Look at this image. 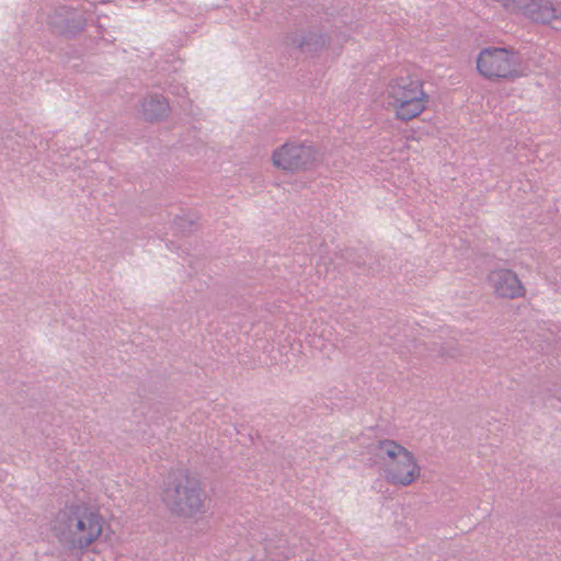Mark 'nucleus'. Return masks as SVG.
I'll return each instance as SVG.
<instances>
[{"instance_id": "nucleus-2", "label": "nucleus", "mask_w": 561, "mask_h": 561, "mask_svg": "<svg viewBox=\"0 0 561 561\" xmlns=\"http://www.w3.org/2000/svg\"><path fill=\"white\" fill-rule=\"evenodd\" d=\"M380 474L390 485L408 488L417 482L422 467L415 454L393 439L379 440L375 446Z\"/></svg>"}, {"instance_id": "nucleus-7", "label": "nucleus", "mask_w": 561, "mask_h": 561, "mask_svg": "<svg viewBox=\"0 0 561 561\" xmlns=\"http://www.w3.org/2000/svg\"><path fill=\"white\" fill-rule=\"evenodd\" d=\"M503 5L511 12L522 13L535 22L561 26V9L552 5L549 0H503Z\"/></svg>"}, {"instance_id": "nucleus-10", "label": "nucleus", "mask_w": 561, "mask_h": 561, "mask_svg": "<svg viewBox=\"0 0 561 561\" xmlns=\"http://www.w3.org/2000/svg\"><path fill=\"white\" fill-rule=\"evenodd\" d=\"M145 115L148 121H158L167 116L169 104L163 98H152L145 103Z\"/></svg>"}, {"instance_id": "nucleus-11", "label": "nucleus", "mask_w": 561, "mask_h": 561, "mask_svg": "<svg viewBox=\"0 0 561 561\" xmlns=\"http://www.w3.org/2000/svg\"><path fill=\"white\" fill-rule=\"evenodd\" d=\"M100 530H101V528H98L95 534H92L90 536V538L84 540V542H82L81 537H79V546L80 547L89 546L94 540V538L100 535Z\"/></svg>"}, {"instance_id": "nucleus-1", "label": "nucleus", "mask_w": 561, "mask_h": 561, "mask_svg": "<svg viewBox=\"0 0 561 561\" xmlns=\"http://www.w3.org/2000/svg\"><path fill=\"white\" fill-rule=\"evenodd\" d=\"M160 499L168 512L183 523H197L207 513L203 483L187 469H172L165 474Z\"/></svg>"}, {"instance_id": "nucleus-4", "label": "nucleus", "mask_w": 561, "mask_h": 561, "mask_svg": "<svg viewBox=\"0 0 561 561\" xmlns=\"http://www.w3.org/2000/svg\"><path fill=\"white\" fill-rule=\"evenodd\" d=\"M321 152L308 141L287 140L274 148L270 156L273 168L284 174H297L316 168Z\"/></svg>"}, {"instance_id": "nucleus-5", "label": "nucleus", "mask_w": 561, "mask_h": 561, "mask_svg": "<svg viewBox=\"0 0 561 561\" xmlns=\"http://www.w3.org/2000/svg\"><path fill=\"white\" fill-rule=\"evenodd\" d=\"M476 62L479 75L491 81L511 80L522 76L516 55L503 47L483 48Z\"/></svg>"}, {"instance_id": "nucleus-6", "label": "nucleus", "mask_w": 561, "mask_h": 561, "mask_svg": "<svg viewBox=\"0 0 561 561\" xmlns=\"http://www.w3.org/2000/svg\"><path fill=\"white\" fill-rule=\"evenodd\" d=\"M293 47L308 58H333L339 53L331 47V37L318 30L296 31L288 36Z\"/></svg>"}, {"instance_id": "nucleus-3", "label": "nucleus", "mask_w": 561, "mask_h": 561, "mask_svg": "<svg viewBox=\"0 0 561 561\" xmlns=\"http://www.w3.org/2000/svg\"><path fill=\"white\" fill-rule=\"evenodd\" d=\"M388 107L401 122L419 117L428 106L430 95L424 82L415 75H401L392 78L386 90Z\"/></svg>"}, {"instance_id": "nucleus-8", "label": "nucleus", "mask_w": 561, "mask_h": 561, "mask_svg": "<svg viewBox=\"0 0 561 561\" xmlns=\"http://www.w3.org/2000/svg\"><path fill=\"white\" fill-rule=\"evenodd\" d=\"M58 519L60 523L76 526H96L103 523L96 504L78 495L66 502L58 514Z\"/></svg>"}, {"instance_id": "nucleus-9", "label": "nucleus", "mask_w": 561, "mask_h": 561, "mask_svg": "<svg viewBox=\"0 0 561 561\" xmlns=\"http://www.w3.org/2000/svg\"><path fill=\"white\" fill-rule=\"evenodd\" d=\"M488 282L497 298L518 299L526 295V287L518 275L510 268H494L488 275Z\"/></svg>"}]
</instances>
